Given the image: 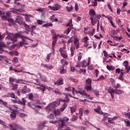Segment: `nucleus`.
I'll use <instances>...</instances> for the list:
<instances>
[{"mask_svg": "<svg viewBox=\"0 0 130 130\" xmlns=\"http://www.w3.org/2000/svg\"><path fill=\"white\" fill-rule=\"evenodd\" d=\"M60 74H62L64 75V74H67V70L66 69H63V68H60V71L59 72Z\"/></svg>", "mask_w": 130, "mask_h": 130, "instance_id": "a19ab883", "label": "nucleus"}, {"mask_svg": "<svg viewBox=\"0 0 130 130\" xmlns=\"http://www.w3.org/2000/svg\"><path fill=\"white\" fill-rule=\"evenodd\" d=\"M64 95H66V100H62V101L63 102H66L68 103L69 102V101H70V99L69 98V97H72V98H75V99H79L78 98L75 97V96H73L72 95H71L70 94L68 93H65L64 94Z\"/></svg>", "mask_w": 130, "mask_h": 130, "instance_id": "9d476101", "label": "nucleus"}, {"mask_svg": "<svg viewBox=\"0 0 130 130\" xmlns=\"http://www.w3.org/2000/svg\"><path fill=\"white\" fill-rule=\"evenodd\" d=\"M54 84L56 85V86H61V85H63V80L62 78H59L56 82H54Z\"/></svg>", "mask_w": 130, "mask_h": 130, "instance_id": "f3484780", "label": "nucleus"}, {"mask_svg": "<svg viewBox=\"0 0 130 130\" xmlns=\"http://www.w3.org/2000/svg\"><path fill=\"white\" fill-rule=\"evenodd\" d=\"M50 123H53V124H56L57 123V125H58V119L56 120H51L49 121Z\"/></svg>", "mask_w": 130, "mask_h": 130, "instance_id": "37998d69", "label": "nucleus"}, {"mask_svg": "<svg viewBox=\"0 0 130 130\" xmlns=\"http://www.w3.org/2000/svg\"><path fill=\"white\" fill-rule=\"evenodd\" d=\"M7 36L6 38V40H11L13 43H15L17 41V38L20 37L22 39V41L19 43L20 47H23V45H28V41L26 39H28V37L21 35L19 34H15V35L10 33L8 31L6 32Z\"/></svg>", "mask_w": 130, "mask_h": 130, "instance_id": "f257e3e1", "label": "nucleus"}, {"mask_svg": "<svg viewBox=\"0 0 130 130\" xmlns=\"http://www.w3.org/2000/svg\"><path fill=\"white\" fill-rule=\"evenodd\" d=\"M82 56H83V55L82 54V53H80L78 56V61H80L81 59H82Z\"/></svg>", "mask_w": 130, "mask_h": 130, "instance_id": "680f3d73", "label": "nucleus"}, {"mask_svg": "<svg viewBox=\"0 0 130 130\" xmlns=\"http://www.w3.org/2000/svg\"><path fill=\"white\" fill-rule=\"evenodd\" d=\"M124 122L126 124L127 126H130L129 120H124Z\"/></svg>", "mask_w": 130, "mask_h": 130, "instance_id": "774afa93", "label": "nucleus"}, {"mask_svg": "<svg viewBox=\"0 0 130 130\" xmlns=\"http://www.w3.org/2000/svg\"><path fill=\"white\" fill-rule=\"evenodd\" d=\"M66 108H67V104L64 103L60 108V111H61V112H62V111H63L66 109Z\"/></svg>", "mask_w": 130, "mask_h": 130, "instance_id": "e433bc0d", "label": "nucleus"}, {"mask_svg": "<svg viewBox=\"0 0 130 130\" xmlns=\"http://www.w3.org/2000/svg\"><path fill=\"white\" fill-rule=\"evenodd\" d=\"M112 86L113 88H115V89H118L120 87V84L119 83H117L116 85H115V84H112Z\"/></svg>", "mask_w": 130, "mask_h": 130, "instance_id": "3c124183", "label": "nucleus"}, {"mask_svg": "<svg viewBox=\"0 0 130 130\" xmlns=\"http://www.w3.org/2000/svg\"><path fill=\"white\" fill-rule=\"evenodd\" d=\"M3 97L7 98V97H11V98H15V93L14 92L8 93L7 94L4 95Z\"/></svg>", "mask_w": 130, "mask_h": 130, "instance_id": "5701e85b", "label": "nucleus"}, {"mask_svg": "<svg viewBox=\"0 0 130 130\" xmlns=\"http://www.w3.org/2000/svg\"><path fill=\"white\" fill-rule=\"evenodd\" d=\"M16 23H18V24H19V25H23V24H24V22H23V21H22V17L20 16H17Z\"/></svg>", "mask_w": 130, "mask_h": 130, "instance_id": "412c9836", "label": "nucleus"}, {"mask_svg": "<svg viewBox=\"0 0 130 130\" xmlns=\"http://www.w3.org/2000/svg\"><path fill=\"white\" fill-rule=\"evenodd\" d=\"M11 118L12 119H15L16 118V113H12L10 114Z\"/></svg>", "mask_w": 130, "mask_h": 130, "instance_id": "5fc2aeb1", "label": "nucleus"}, {"mask_svg": "<svg viewBox=\"0 0 130 130\" xmlns=\"http://www.w3.org/2000/svg\"><path fill=\"white\" fill-rule=\"evenodd\" d=\"M89 14L90 17H93V16H98V15L96 14V12H95V10L93 9H90Z\"/></svg>", "mask_w": 130, "mask_h": 130, "instance_id": "4be33fe9", "label": "nucleus"}, {"mask_svg": "<svg viewBox=\"0 0 130 130\" xmlns=\"http://www.w3.org/2000/svg\"><path fill=\"white\" fill-rule=\"evenodd\" d=\"M30 88H27V86L25 85L21 90V93H22V94H25V93L30 92Z\"/></svg>", "mask_w": 130, "mask_h": 130, "instance_id": "2eb2a0df", "label": "nucleus"}, {"mask_svg": "<svg viewBox=\"0 0 130 130\" xmlns=\"http://www.w3.org/2000/svg\"><path fill=\"white\" fill-rule=\"evenodd\" d=\"M70 110H71V113H74V112H76V108L75 107H70Z\"/></svg>", "mask_w": 130, "mask_h": 130, "instance_id": "4d7b16f0", "label": "nucleus"}, {"mask_svg": "<svg viewBox=\"0 0 130 130\" xmlns=\"http://www.w3.org/2000/svg\"><path fill=\"white\" fill-rule=\"evenodd\" d=\"M9 86L10 88H11L12 90H17L18 87H19V85L17 84H14L13 82H11Z\"/></svg>", "mask_w": 130, "mask_h": 130, "instance_id": "a211bd4d", "label": "nucleus"}, {"mask_svg": "<svg viewBox=\"0 0 130 130\" xmlns=\"http://www.w3.org/2000/svg\"><path fill=\"white\" fill-rule=\"evenodd\" d=\"M60 105V102H59V101H56L50 103L46 108V111L48 112H54L55 115H60V112H61L60 110L54 109Z\"/></svg>", "mask_w": 130, "mask_h": 130, "instance_id": "f03ea898", "label": "nucleus"}, {"mask_svg": "<svg viewBox=\"0 0 130 130\" xmlns=\"http://www.w3.org/2000/svg\"><path fill=\"white\" fill-rule=\"evenodd\" d=\"M93 92L94 93V95L98 97L100 95V93H99V91L98 90H93Z\"/></svg>", "mask_w": 130, "mask_h": 130, "instance_id": "79ce46f5", "label": "nucleus"}, {"mask_svg": "<svg viewBox=\"0 0 130 130\" xmlns=\"http://www.w3.org/2000/svg\"><path fill=\"white\" fill-rule=\"evenodd\" d=\"M27 106H28L29 107H30V108H31L32 109H34L35 110V111H36V107H38V108H40V109H41L42 107L40 106H37L35 104H32V106H34L35 108L32 107V106L30 104V103H27Z\"/></svg>", "mask_w": 130, "mask_h": 130, "instance_id": "dca6fc26", "label": "nucleus"}, {"mask_svg": "<svg viewBox=\"0 0 130 130\" xmlns=\"http://www.w3.org/2000/svg\"><path fill=\"white\" fill-rule=\"evenodd\" d=\"M83 109H79V118H80V119H82V116H83Z\"/></svg>", "mask_w": 130, "mask_h": 130, "instance_id": "f704fd0d", "label": "nucleus"}, {"mask_svg": "<svg viewBox=\"0 0 130 130\" xmlns=\"http://www.w3.org/2000/svg\"><path fill=\"white\" fill-rule=\"evenodd\" d=\"M23 25H24L26 30H27V31H29V30L30 29V27H29V25H28V24H27L26 23H25L24 22L23 24Z\"/></svg>", "mask_w": 130, "mask_h": 130, "instance_id": "603ef678", "label": "nucleus"}, {"mask_svg": "<svg viewBox=\"0 0 130 130\" xmlns=\"http://www.w3.org/2000/svg\"><path fill=\"white\" fill-rule=\"evenodd\" d=\"M70 119L67 118L66 119L65 118L58 119V126L61 128V130H72L69 127H68L66 124H64V121L68 122Z\"/></svg>", "mask_w": 130, "mask_h": 130, "instance_id": "20e7f679", "label": "nucleus"}, {"mask_svg": "<svg viewBox=\"0 0 130 130\" xmlns=\"http://www.w3.org/2000/svg\"><path fill=\"white\" fill-rule=\"evenodd\" d=\"M64 37V35H55L53 36V39H57V38H63Z\"/></svg>", "mask_w": 130, "mask_h": 130, "instance_id": "a878e982", "label": "nucleus"}, {"mask_svg": "<svg viewBox=\"0 0 130 130\" xmlns=\"http://www.w3.org/2000/svg\"><path fill=\"white\" fill-rule=\"evenodd\" d=\"M53 117H54V115L52 114H50L47 116V118H49V119H53Z\"/></svg>", "mask_w": 130, "mask_h": 130, "instance_id": "052dcab7", "label": "nucleus"}, {"mask_svg": "<svg viewBox=\"0 0 130 130\" xmlns=\"http://www.w3.org/2000/svg\"><path fill=\"white\" fill-rule=\"evenodd\" d=\"M75 92L76 93V94H78V93L82 96H85L86 98H87V99L93 100V98L90 97V94H87L86 92L83 90V88L80 86L76 87V88L75 87L72 88V93L73 95H75Z\"/></svg>", "mask_w": 130, "mask_h": 130, "instance_id": "7ed1b4c3", "label": "nucleus"}, {"mask_svg": "<svg viewBox=\"0 0 130 130\" xmlns=\"http://www.w3.org/2000/svg\"><path fill=\"white\" fill-rule=\"evenodd\" d=\"M0 17H2L3 19H4L5 18H7V16L5 15V12H2L1 11H0Z\"/></svg>", "mask_w": 130, "mask_h": 130, "instance_id": "09e8293b", "label": "nucleus"}, {"mask_svg": "<svg viewBox=\"0 0 130 130\" xmlns=\"http://www.w3.org/2000/svg\"><path fill=\"white\" fill-rule=\"evenodd\" d=\"M26 101L25 99H22V102L21 101V103H20L19 104L21 105H25L26 104Z\"/></svg>", "mask_w": 130, "mask_h": 130, "instance_id": "69168bd1", "label": "nucleus"}, {"mask_svg": "<svg viewBox=\"0 0 130 130\" xmlns=\"http://www.w3.org/2000/svg\"><path fill=\"white\" fill-rule=\"evenodd\" d=\"M72 19H70L69 22L66 25L67 27H73V25H72Z\"/></svg>", "mask_w": 130, "mask_h": 130, "instance_id": "6e6d98bb", "label": "nucleus"}, {"mask_svg": "<svg viewBox=\"0 0 130 130\" xmlns=\"http://www.w3.org/2000/svg\"><path fill=\"white\" fill-rule=\"evenodd\" d=\"M9 110L10 111H13L14 112L21 111V109L19 108L17 106H12L9 107Z\"/></svg>", "mask_w": 130, "mask_h": 130, "instance_id": "f8f14e48", "label": "nucleus"}, {"mask_svg": "<svg viewBox=\"0 0 130 130\" xmlns=\"http://www.w3.org/2000/svg\"><path fill=\"white\" fill-rule=\"evenodd\" d=\"M15 47H16V45L15 44H13L10 47L9 46L8 48H9V49H10V50H12V49H14V48H15Z\"/></svg>", "mask_w": 130, "mask_h": 130, "instance_id": "bf43d9fd", "label": "nucleus"}, {"mask_svg": "<svg viewBox=\"0 0 130 130\" xmlns=\"http://www.w3.org/2000/svg\"><path fill=\"white\" fill-rule=\"evenodd\" d=\"M59 52H60V55L63 58H68V53L66 50V46H64L63 47L60 48L59 50Z\"/></svg>", "mask_w": 130, "mask_h": 130, "instance_id": "0eeeda50", "label": "nucleus"}, {"mask_svg": "<svg viewBox=\"0 0 130 130\" xmlns=\"http://www.w3.org/2000/svg\"><path fill=\"white\" fill-rule=\"evenodd\" d=\"M89 63H88V62H87V61L84 60L82 62V68H86L88 66H89Z\"/></svg>", "mask_w": 130, "mask_h": 130, "instance_id": "7c9ffc66", "label": "nucleus"}, {"mask_svg": "<svg viewBox=\"0 0 130 130\" xmlns=\"http://www.w3.org/2000/svg\"><path fill=\"white\" fill-rule=\"evenodd\" d=\"M16 81H18V79L13 78H9V82L11 83H13V82H16Z\"/></svg>", "mask_w": 130, "mask_h": 130, "instance_id": "8fccbe9b", "label": "nucleus"}, {"mask_svg": "<svg viewBox=\"0 0 130 130\" xmlns=\"http://www.w3.org/2000/svg\"><path fill=\"white\" fill-rule=\"evenodd\" d=\"M72 29H74V27L72 26H70L69 28H68L67 29V30L66 31H64V34H67V35H68V34H70V32H71V31H72Z\"/></svg>", "mask_w": 130, "mask_h": 130, "instance_id": "2f4dec72", "label": "nucleus"}, {"mask_svg": "<svg viewBox=\"0 0 130 130\" xmlns=\"http://www.w3.org/2000/svg\"><path fill=\"white\" fill-rule=\"evenodd\" d=\"M12 61L14 63H18L19 62V59L17 58L16 57H15L13 60Z\"/></svg>", "mask_w": 130, "mask_h": 130, "instance_id": "c03bdc74", "label": "nucleus"}, {"mask_svg": "<svg viewBox=\"0 0 130 130\" xmlns=\"http://www.w3.org/2000/svg\"><path fill=\"white\" fill-rule=\"evenodd\" d=\"M2 47H7V45H6L5 43L0 42V51L3 50V48H2Z\"/></svg>", "mask_w": 130, "mask_h": 130, "instance_id": "4c0bfd02", "label": "nucleus"}, {"mask_svg": "<svg viewBox=\"0 0 130 130\" xmlns=\"http://www.w3.org/2000/svg\"><path fill=\"white\" fill-rule=\"evenodd\" d=\"M56 43V40H54L53 41L52 44V50H53L54 49V47H55V44Z\"/></svg>", "mask_w": 130, "mask_h": 130, "instance_id": "864d4df0", "label": "nucleus"}, {"mask_svg": "<svg viewBox=\"0 0 130 130\" xmlns=\"http://www.w3.org/2000/svg\"><path fill=\"white\" fill-rule=\"evenodd\" d=\"M105 90L108 91V93L110 94L111 97L112 98V99H114V93L117 94H122V91L118 89H113L111 86H110L109 87H105Z\"/></svg>", "mask_w": 130, "mask_h": 130, "instance_id": "39448f33", "label": "nucleus"}, {"mask_svg": "<svg viewBox=\"0 0 130 130\" xmlns=\"http://www.w3.org/2000/svg\"><path fill=\"white\" fill-rule=\"evenodd\" d=\"M84 89L86 90L87 92H89V91H92V85H85Z\"/></svg>", "mask_w": 130, "mask_h": 130, "instance_id": "cd10ccee", "label": "nucleus"}, {"mask_svg": "<svg viewBox=\"0 0 130 130\" xmlns=\"http://www.w3.org/2000/svg\"><path fill=\"white\" fill-rule=\"evenodd\" d=\"M49 8L52 11H57L58 10V5H53V6H49Z\"/></svg>", "mask_w": 130, "mask_h": 130, "instance_id": "c85d7f7f", "label": "nucleus"}, {"mask_svg": "<svg viewBox=\"0 0 130 130\" xmlns=\"http://www.w3.org/2000/svg\"><path fill=\"white\" fill-rule=\"evenodd\" d=\"M5 20H7L8 22L10 24V25H13L14 23H15V20H14V19L13 18H8V17H6V18H4Z\"/></svg>", "mask_w": 130, "mask_h": 130, "instance_id": "393cba45", "label": "nucleus"}, {"mask_svg": "<svg viewBox=\"0 0 130 130\" xmlns=\"http://www.w3.org/2000/svg\"><path fill=\"white\" fill-rule=\"evenodd\" d=\"M101 110V107L100 106L98 107L97 109H94V111L98 113L99 114H102V115H105V113H103V112L100 111Z\"/></svg>", "mask_w": 130, "mask_h": 130, "instance_id": "6ab92c4d", "label": "nucleus"}, {"mask_svg": "<svg viewBox=\"0 0 130 130\" xmlns=\"http://www.w3.org/2000/svg\"><path fill=\"white\" fill-rule=\"evenodd\" d=\"M74 44L75 47H76V49L80 48V40L79 39H78V38L74 37Z\"/></svg>", "mask_w": 130, "mask_h": 130, "instance_id": "ddd939ff", "label": "nucleus"}, {"mask_svg": "<svg viewBox=\"0 0 130 130\" xmlns=\"http://www.w3.org/2000/svg\"><path fill=\"white\" fill-rule=\"evenodd\" d=\"M36 85H38L41 87V90L42 91L43 93H44L46 89L49 91H52L53 88L51 87H49L45 84H42L41 83H35Z\"/></svg>", "mask_w": 130, "mask_h": 130, "instance_id": "423d86ee", "label": "nucleus"}, {"mask_svg": "<svg viewBox=\"0 0 130 130\" xmlns=\"http://www.w3.org/2000/svg\"><path fill=\"white\" fill-rule=\"evenodd\" d=\"M25 83H30V81H25V80H23L22 79H17V80H16V83H20V84H26Z\"/></svg>", "mask_w": 130, "mask_h": 130, "instance_id": "b1692460", "label": "nucleus"}, {"mask_svg": "<svg viewBox=\"0 0 130 130\" xmlns=\"http://www.w3.org/2000/svg\"><path fill=\"white\" fill-rule=\"evenodd\" d=\"M52 23H48L46 24H45L43 25V27H52Z\"/></svg>", "mask_w": 130, "mask_h": 130, "instance_id": "a18cd8bd", "label": "nucleus"}, {"mask_svg": "<svg viewBox=\"0 0 130 130\" xmlns=\"http://www.w3.org/2000/svg\"><path fill=\"white\" fill-rule=\"evenodd\" d=\"M106 68L108 70V71H114V70H115V68L111 66L107 65Z\"/></svg>", "mask_w": 130, "mask_h": 130, "instance_id": "72a5a7b5", "label": "nucleus"}, {"mask_svg": "<svg viewBox=\"0 0 130 130\" xmlns=\"http://www.w3.org/2000/svg\"><path fill=\"white\" fill-rule=\"evenodd\" d=\"M0 104H1V105H3V106H7L8 103H7L6 102L2 100H0Z\"/></svg>", "mask_w": 130, "mask_h": 130, "instance_id": "ea45409f", "label": "nucleus"}, {"mask_svg": "<svg viewBox=\"0 0 130 130\" xmlns=\"http://www.w3.org/2000/svg\"><path fill=\"white\" fill-rule=\"evenodd\" d=\"M78 119V116H73L71 119L72 121H76Z\"/></svg>", "mask_w": 130, "mask_h": 130, "instance_id": "13d9d810", "label": "nucleus"}, {"mask_svg": "<svg viewBox=\"0 0 130 130\" xmlns=\"http://www.w3.org/2000/svg\"><path fill=\"white\" fill-rule=\"evenodd\" d=\"M35 30H36V26L34 25L31 27L30 34L32 36H33L34 34H36V32H35Z\"/></svg>", "mask_w": 130, "mask_h": 130, "instance_id": "bb28decb", "label": "nucleus"}, {"mask_svg": "<svg viewBox=\"0 0 130 130\" xmlns=\"http://www.w3.org/2000/svg\"><path fill=\"white\" fill-rule=\"evenodd\" d=\"M12 102H13V103H17V104H20V103H21V101L20 100H12Z\"/></svg>", "mask_w": 130, "mask_h": 130, "instance_id": "0e129e2a", "label": "nucleus"}, {"mask_svg": "<svg viewBox=\"0 0 130 130\" xmlns=\"http://www.w3.org/2000/svg\"><path fill=\"white\" fill-rule=\"evenodd\" d=\"M88 41L89 38L88 36L84 37L82 40V41L83 42V43H89V42H88Z\"/></svg>", "mask_w": 130, "mask_h": 130, "instance_id": "473e14b6", "label": "nucleus"}, {"mask_svg": "<svg viewBox=\"0 0 130 130\" xmlns=\"http://www.w3.org/2000/svg\"><path fill=\"white\" fill-rule=\"evenodd\" d=\"M66 9L68 12H71V11H73V10H74V7H73L72 6L71 7L67 6Z\"/></svg>", "mask_w": 130, "mask_h": 130, "instance_id": "49530a36", "label": "nucleus"}, {"mask_svg": "<svg viewBox=\"0 0 130 130\" xmlns=\"http://www.w3.org/2000/svg\"><path fill=\"white\" fill-rule=\"evenodd\" d=\"M61 63L62 64H65L66 66L69 64V62H68V61H67V60L64 59H62L61 60Z\"/></svg>", "mask_w": 130, "mask_h": 130, "instance_id": "58836bf2", "label": "nucleus"}, {"mask_svg": "<svg viewBox=\"0 0 130 130\" xmlns=\"http://www.w3.org/2000/svg\"><path fill=\"white\" fill-rule=\"evenodd\" d=\"M124 115L126 117V118H128L130 119V112H128L127 113H125Z\"/></svg>", "mask_w": 130, "mask_h": 130, "instance_id": "338daca9", "label": "nucleus"}, {"mask_svg": "<svg viewBox=\"0 0 130 130\" xmlns=\"http://www.w3.org/2000/svg\"><path fill=\"white\" fill-rule=\"evenodd\" d=\"M97 0H92L91 1V6L92 7H97Z\"/></svg>", "mask_w": 130, "mask_h": 130, "instance_id": "c9c22d12", "label": "nucleus"}, {"mask_svg": "<svg viewBox=\"0 0 130 130\" xmlns=\"http://www.w3.org/2000/svg\"><path fill=\"white\" fill-rule=\"evenodd\" d=\"M85 85H92V79L91 78H87L85 80Z\"/></svg>", "mask_w": 130, "mask_h": 130, "instance_id": "c756f323", "label": "nucleus"}, {"mask_svg": "<svg viewBox=\"0 0 130 130\" xmlns=\"http://www.w3.org/2000/svg\"><path fill=\"white\" fill-rule=\"evenodd\" d=\"M43 67H45V68H46L47 69H49L50 70H51V69H52V66L51 65L48 66L46 64H43Z\"/></svg>", "mask_w": 130, "mask_h": 130, "instance_id": "de8ad7c7", "label": "nucleus"}, {"mask_svg": "<svg viewBox=\"0 0 130 130\" xmlns=\"http://www.w3.org/2000/svg\"><path fill=\"white\" fill-rule=\"evenodd\" d=\"M47 123V122L45 121L43 122L42 123H41L40 124H38V130H42L43 128H44V126H45V124H46Z\"/></svg>", "mask_w": 130, "mask_h": 130, "instance_id": "4468645a", "label": "nucleus"}, {"mask_svg": "<svg viewBox=\"0 0 130 130\" xmlns=\"http://www.w3.org/2000/svg\"><path fill=\"white\" fill-rule=\"evenodd\" d=\"M87 69L89 71H93V70H94V66L91 64L89 67H88Z\"/></svg>", "mask_w": 130, "mask_h": 130, "instance_id": "e2e57ef3", "label": "nucleus"}, {"mask_svg": "<svg viewBox=\"0 0 130 130\" xmlns=\"http://www.w3.org/2000/svg\"><path fill=\"white\" fill-rule=\"evenodd\" d=\"M100 16L99 15H95L90 17L91 24L95 25V24H96V23H97L99 21V20H100Z\"/></svg>", "mask_w": 130, "mask_h": 130, "instance_id": "6e6552de", "label": "nucleus"}, {"mask_svg": "<svg viewBox=\"0 0 130 130\" xmlns=\"http://www.w3.org/2000/svg\"><path fill=\"white\" fill-rule=\"evenodd\" d=\"M9 125L11 130L23 129V127L16 123H14L12 125L9 124Z\"/></svg>", "mask_w": 130, "mask_h": 130, "instance_id": "1a4fd4ad", "label": "nucleus"}, {"mask_svg": "<svg viewBox=\"0 0 130 130\" xmlns=\"http://www.w3.org/2000/svg\"><path fill=\"white\" fill-rule=\"evenodd\" d=\"M123 66H124V70L126 73H128L130 71V66H128V61L125 60L123 63Z\"/></svg>", "mask_w": 130, "mask_h": 130, "instance_id": "9b49d317", "label": "nucleus"}, {"mask_svg": "<svg viewBox=\"0 0 130 130\" xmlns=\"http://www.w3.org/2000/svg\"><path fill=\"white\" fill-rule=\"evenodd\" d=\"M117 119V117L115 116L113 118H108V122H109V123L113 124L114 123V120H116Z\"/></svg>", "mask_w": 130, "mask_h": 130, "instance_id": "aec40b11", "label": "nucleus"}]
</instances>
